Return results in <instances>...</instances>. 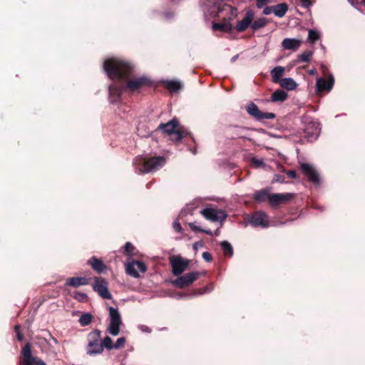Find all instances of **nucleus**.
Wrapping results in <instances>:
<instances>
[{"mask_svg":"<svg viewBox=\"0 0 365 365\" xmlns=\"http://www.w3.org/2000/svg\"><path fill=\"white\" fill-rule=\"evenodd\" d=\"M134 66L130 62L111 58L104 61L103 69L111 80H122L129 93H140L142 89L153 86L152 80L146 76H135Z\"/></svg>","mask_w":365,"mask_h":365,"instance_id":"1","label":"nucleus"},{"mask_svg":"<svg viewBox=\"0 0 365 365\" xmlns=\"http://www.w3.org/2000/svg\"><path fill=\"white\" fill-rule=\"evenodd\" d=\"M166 163L163 156L147 157L138 155L133 160L135 171L140 174L155 172L163 168Z\"/></svg>","mask_w":365,"mask_h":365,"instance_id":"2","label":"nucleus"},{"mask_svg":"<svg viewBox=\"0 0 365 365\" xmlns=\"http://www.w3.org/2000/svg\"><path fill=\"white\" fill-rule=\"evenodd\" d=\"M158 130H163L170 135V140L175 142H180L188 135V133L179 124V121L176 118H173L166 123H160Z\"/></svg>","mask_w":365,"mask_h":365,"instance_id":"3","label":"nucleus"},{"mask_svg":"<svg viewBox=\"0 0 365 365\" xmlns=\"http://www.w3.org/2000/svg\"><path fill=\"white\" fill-rule=\"evenodd\" d=\"M86 354L90 356L100 354L103 351L101 346V331L95 329L87 336Z\"/></svg>","mask_w":365,"mask_h":365,"instance_id":"4","label":"nucleus"},{"mask_svg":"<svg viewBox=\"0 0 365 365\" xmlns=\"http://www.w3.org/2000/svg\"><path fill=\"white\" fill-rule=\"evenodd\" d=\"M19 365H46L45 362L38 356H32L31 345L26 343L22 348L19 357Z\"/></svg>","mask_w":365,"mask_h":365,"instance_id":"5","label":"nucleus"},{"mask_svg":"<svg viewBox=\"0 0 365 365\" xmlns=\"http://www.w3.org/2000/svg\"><path fill=\"white\" fill-rule=\"evenodd\" d=\"M125 269L128 275L134 278H138L140 277V274L138 269L140 272L145 273L148 267L143 262L129 258L127 263L125 264Z\"/></svg>","mask_w":365,"mask_h":365,"instance_id":"6","label":"nucleus"},{"mask_svg":"<svg viewBox=\"0 0 365 365\" xmlns=\"http://www.w3.org/2000/svg\"><path fill=\"white\" fill-rule=\"evenodd\" d=\"M172 272L175 276H180L187 269L190 260L183 259L180 255H172L169 257Z\"/></svg>","mask_w":365,"mask_h":365,"instance_id":"7","label":"nucleus"},{"mask_svg":"<svg viewBox=\"0 0 365 365\" xmlns=\"http://www.w3.org/2000/svg\"><path fill=\"white\" fill-rule=\"evenodd\" d=\"M110 324L108 332L113 336H117L120 332V326L122 324V319L117 308H109Z\"/></svg>","mask_w":365,"mask_h":365,"instance_id":"8","label":"nucleus"},{"mask_svg":"<svg viewBox=\"0 0 365 365\" xmlns=\"http://www.w3.org/2000/svg\"><path fill=\"white\" fill-rule=\"evenodd\" d=\"M200 275L201 273L200 272H190L182 276L180 275L177 279L172 281V284L179 289H183L190 286Z\"/></svg>","mask_w":365,"mask_h":365,"instance_id":"9","label":"nucleus"},{"mask_svg":"<svg viewBox=\"0 0 365 365\" xmlns=\"http://www.w3.org/2000/svg\"><path fill=\"white\" fill-rule=\"evenodd\" d=\"M92 288L103 299H112V294L108 290V283L104 278L96 277L94 278V283L92 284Z\"/></svg>","mask_w":365,"mask_h":365,"instance_id":"10","label":"nucleus"},{"mask_svg":"<svg viewBox=\"0 0 365 365\" xmlns=\"http://www.w3.org/2000/svg\"><path fill=\"white\" fill-rule=\"evenodd\" d=\"M125 82L119 80L118 82L113 83L108 88L110 102L112 104L118 103L121 99V96L125 91Z\"/></svg>","mask_w":365,"mask_h":365,"instance_id":"11","label":"nucleus"},{"mask_svg":"<svg viewBox=\"0 0 365 365\" xmlns=\"http://www.w3.org/2000/svg\"><path fill=\"white\" fill-rule=\"evenodd\" d=\"M246 110L249 115L259 121L264 119H274L276 118V115L273 113H267L259 110L257 106L253 102L250 103L247 106Z\"/></svg>","mask_w":365,"mask_h":365,"instance_id":"12","label":"nucleus"},{"mask_svg":"<svg viewBox=\"0 0 365 365\" xmlns=\"http://www.w3.org/2000/svg\"><path fill=\"white\" fill-rule=\"evenodd\" d=\"M249 222L253 227H261L263 228L268 227L269 225L268 215L262 211H257L252 213L249 219Z\"/></svg>","mask_w":365,"mask_h":365,"instance_id":"13","label":"nucleus"},{"mask_svg":"<svg viewBox=\"0 0 365 365\" xmlns=\"http://www.w3.org/2000/svg\"><path fill=\"white\" fill-rule=\"evenodd\" d=\"M200 213L207 220L212 222L224 221L227 215L224 211L220 210H215L213 208H205L200 211Z\"/></svg>","mask_w":365,"mask_h":365,"instance_id":"14","label":"nucleus"},{"mask_svg":"<svg viewBox=\"0 0 365 365\" xmlns=\"http://www.w3.org/2000/svg\"><path fill=\"white\" fill-rule=\"evenodd\" d=\"M320 128L318 123L309 122L306 124L304 129V138L307 141L312 142L317 139L319 135Z\"/></svg>","mask_w":365,"mask_h":365,"instance_id":"15","label":"nucleus"},{"mask_svg":"<svg viewBox=\"0 0 365 365\" xmlns=\"http://www.w3.org/2000/svg\"><path fill=\"white\" fill-rule=\"evenodd\" d=\"M303 174L308 178V180L314 185L320 182V177L316 169L308 163H302L300 166Z\"/></svg>","mask_w":365,"mask_h":365,"instance_id":"16","label":"nucleus"},{"mask_svg":"<svg viewBox=\"0 0 365 365\" xmlns=\"http://www.w3.org/2000/svg\"><path fill=\"white\" fill-rule=\"evenodd\" d=\"M255 16V14L252 9L246 11L244 18L242 20L237 21L235 29L238 32H243L246 31L249 27L251 28V25L254 20Z\"/></svg>","mask_w":365,"mask_h":365,"instance_id":"17","label":"nucleus"},{"mask_svg":"<svg viewBox=\"0 0 365 365\" xmlns=\"http://www.w3.org/2000/svg\"><path fill=\"white\" fill-rule=\"evenodd\" d=\"M293 197L294 195L289 192L271 194L269 204L271 207H276L282 204L288 202Z\"/></svg>","mask_w":365,"mask_h":365,"instance_id":"18","label":"nucleus"},{"mask_svg":"<svg viewBox=\"0 0 365 365\" xmlns=\"http://www.w3.org/2000/svg\"><path fill=\"white\" fill-rule=\"evenodd\" d=\"M334 83V76L331 74L329 76L328 81H326L323 78H317V92L321 93L323 91L329 92L333 88Z\"/></svg>","mask_w":365,"mask_h":365,"instance_id":"19","label":"nucleus"},{"mask_svg":"<svg viewBox=\"0 0 365 365\" xmlns=\"http://www.w3.org/2000/svg\"><path fill=\"white\" fill-rule=\"evenodd\" d=\"M88 264L97 273H103L106 269V265L104 262L96 256L91 257L88 260Z\"/></svg>","mask_w":365,"mask_h":365,"instance_id":"20","label":"nucleus"},{"mask_svg":"<svg viewBox=\"0 0 365 365\" xmlns=\"http://www.w3.org/2000/svg\"><path fill=\"white\" fill-rule=\"evenodd\" d=\"M90 279L83 277H69L66 279L65 284L73 287H78L89 284Z\"/></svg>","mask_w":365,"mask_h":365,"instance_id":"21","label":"nucleus"},{"mask_svg":"<svg viewBox=\"0 0 365 365\" xmlns=\"http://www.w3.org/2000/svg\"><path fill=\"white\" fill-rule=\"evenodd\" d=\"M270 192H269V188H264V189H262L260 190H258V191H256L254 194H253V200L258 202V203H262V202H269V198H270Z\"/></svg>","mask_w":365,"mask_h":365,"instance_id":"22","label":"nucleus"},{"mask_svg":"<svg viewBox=\"0 0 365 365\" xmlns=\"http://www.w3.org/2000/svg\"><path fill=\"white\" fill-rule=\"evenodd\" d=\"M301 46V41L295 38H286L282 42V46L286 50L297 51Z\"/></svg>","mask_w":365,"mask_h":365,"instance_id":"23","label":"nucleus"},{"mask_svg":"<svg viewBox=\"0 0 365 365\" xmlns=\"http://www.w3.org/2000/svg\"><path fill=\"white\" fill-rule=\"evenodd\" d=\"M215 6L217 7L218 14L225 11L230 14V17H235L237 16V9L227 4H221L220 3H217L215 4Z\"/></svg>","mask_w":365,"mask_h":365,"instance_id":"24","label":"nucleus"},{"mask_svg":"<svg viewBox=\"0 0 365 365\" xmlns=\"http://www.w3.org/2000/svg\"><path fill=\"white\" fill-rule=\"evenodd\" d=\"M223 19H224L222 23H213V30L221 31L223 32H231L233 29L232 25L229 21H227L225 18Z\"/></svg>","mask_w":365,"mask_h":365,"instance_id":"25","label":"nucleus"},{"mask_svg":"<svg viewBox=\"0 0 365 365\" xmlns=\"http://www.w3.org/2000/svg\"><path fill=\"white\" fill-rule=\"evenodd\" d=\"M284 71L285 68L281 66L274 67L270 72L272 81L275 83H279Z\"/></svg>","mask_w":365,"mask_h":365,"instance_id":"26","label":"nucleus"},{"mask_svg":"<svg viewBox=\"0 0 365 365\" xmlns=\"http://www.w3.org/2000/svg\"><path fill=\"white\" fill-rule=\"evenodd\" d=\"M288 98V94L284 90H276L271 96L272 102H284Z\"/></svg>","mask_w":365,"mask_h":365,"instance_id":"27","label":"nucleus"},{"mask_svg":"<svg viewBox=\"0 0 365 365\" xmlns=\"http://www.w3.org/2000/svg\"><path fill=\"white\" fill-rule=\"evenodd\" d=\"M279 84L282 88L288 91L294 90L297 86V83L292 78H282Z\"/></svg>","mask_w":365,"mask_h":365,"instance_id":"28","label":"nucleus"},{"mask_svg":"<svg viewBox=\"0 0 365 365\" xmlns=\"http://www.w3.org/2000/svg\"><path fill=\"white\" fill-rule=\"evenodd\" d=\"M273 13L278 17H283L287 10H288V6L286 3H281L278 4L277 5L273 6Z\"/></svg>","mask_w":365,"mask_h":365,"instance_id":"29","label":"nucleus"},{"mask_svg":"<svg viewBox=\"0 0 365 365\" xmlns=\"http://www.w3.org/2000/svg\"><path fill=\"white\" fill-rule=\"evenodd\" d=\"M269 23V20L264 17L258 18L253 20L251 25V29L253 31H257L259 29L264 28Z\"/></svg>","mask_w":365,"mask_h":365,"instance_id":"30","label":"nucleus"},{"mask_svg":"<svg viewBox=\"0 0 365 365\" xmlns=\"http://www.w3.org/2000/svg\"><path fill=\"white\" fill-rule=\"evenodd\" d=\"M138 251L130 242H127L124 246L123 254L129 257L136 256Z\"/></svg>","mask_w":365,"mask_h":365,"instance_id":"31","label":"nucleus"},{"mask_svg":"<svg viewBox=\"0 0 365 365\" xmlns=\"http://www.w3.org/2000/svg\"><path fill=\"white\" fill-rule=\"evenodd\" d=\"M165 86L171 92H177L182 88L181 83L176 81H167L165 82Z\"/></svg>","mask_w":365,"mask_h":365,"instance_id":"32","label":"nucleus"},{"mask_svg":"<svg viewBox=\"0 0 365 365\" xmlns=\"http://www.w3.org/2000/svg\"><path fill=\"white\" fill-rule=\"evenodd\" d=\"M220 245L222 247V249L223 250L224 255L225 256H227L229 257H232L234 251L230 242H228L227 241H222L220 243Z\"/></svg>","mask_w":365,"mask_h":365,"instance_id":"33","label":"nucleus"},{"mask_svg":"<svg viewBox=\"0 0 365 365\" xmlns=\"http://www.w3.org/2000/svg\"><path fill=\"white\" fill-rule=\"evenodd\" d=\"M93 316L89 313L83 314L79 319V323L81 326L85 327L91 323Z\"/></svg>","mask_w":365,"mask_h":365,"instance_id":"34","label":"nucleus"},{"mask_svg":"<svg viewBox=\"0 0 365 365\" xmlns=\"http://www.w3.org/2000/svg\"><path fill=\"white\" fill-rule=\"evenodd\" d=\"M71 295L73 299L79 302H86L88 301V296L86 293L75 291Z\"/></svg>","mask_w":365,"mask_h":365,"instance_id":"35","label":"nucleus"},{"mask_svg":"<svg viewBox=\"0 0 365 365\" xmlns=\"http://www.w3.org/2000/svg\"><path fill=\"white\" fill-rule=\"evenodd\" d=\"M188 225H189L190 228L191 229V230L193 232H200L205 233L210 236L213 235V232L211 230L202 229L200 227L196 225L195 222H190L188 224Z\"/></svg>","mask_w":365,"mask_h":365,"instance_id":"36","label":"nucleus"},{"mask_svg":"<svg viewBox=\"0 0 365 365\" xmlns=\"http://www.w3.org/2000/svg\"><path fill=\"white\" fill-rule=\"evenodd\" d=\"M320 38L319 33L317 31L310 29L308 34V41L311 43H314Z\"/></svg>","mask_w":365,"mask_h":365,"instance_id":"37","label":"nucleus"},{"mask_svg":"<svg viewBox=\"0 0 365 365\" xmlns=\"http://www.w3.org/2000/svg\"><path fill=\"white\" fill-rule=\"evenodd\" d=\"M312 55H313V51H305L302 53L298 55V59L301 62L307 63L310 61Z\"/></svg>","mask_w":365,"mask_h":365,"instance_id":"38","label":"nucleus"},{"mask_svg":"<svg viewBox=\"0 0 365 365\" xmlns=\"http://www.w3.org/2000/svg\"><path fill=\"white\" fill-rule=\"evenodd\" d=\"M101 346L103 348H106L108 350H111L114 349V344L113 343V340L108 336H106L103 341H101Z\"/></svg>","mask_w":365,"mask_h":365,"instance_id":"39","label":"nucleus"},{"mask_svg":"<svg viewBox=\"0 0 365 365\" xmlns=\"http://www.w3.org/2000/svg\"><path fill=\"white\" fill-rule=\"evenodd\" d=\"M125 338L120 337L117 339L115 343L114 344V349H118L125 346Z\"/></svg>","mask_w":365,"mask_h":365,"instance_id":"40","label":"nucleus"},{"mask_svg":"<svg viewBox=\"0 0 365 365\" xmlns=\"http://www.w3.org/2000/svg\"><path fill=\"white\" fill-rule=\"evenodd\" d=\"M251 163L256 168H260V167L264 165V163L262 160L257 159L256 158H252Z\"/></svg>","mask_w":365,"mask_h":365,"instance_id":"41","label":"nucleus"},{"mask_svg":"<svg viewBox=\"0 0 365 365\" xmlns=\"http://www.w3.org/2000/svg\"><path fill=\"white\" fill-rule=\"evenodd\" d=\"M173 228L177 232H182V227H181L180 223L178 220H175V222L173 224Z\"/></svg>","mask_w":365,"mask_h":365,"instance_id":"42","label":"nucleus"},{"mask_svg":"<svg viewBox=\"0 0 365 365\" xmlns=\"http://www.w3.org/2000/svg\"><path fill=\"white\" fill-rule=\"evenodd\" d=\"M14 328H15V331L16 332L17 339L19 341H22L23 338H24V336H23V334H21V332L19 330L20 329V326L19 325H16Z\"/></svg>","mask_w":365,"mask_h":365,"instance_id":"43","label":"nucleus"},{"mask_svg":"<svg viewBox=\"0 0 365 365\" xmlns=\"http://www.w3.org/2000/svg\"><path fill=\"white\" fill-rule=\"evenodd\" d=\"M202 258L206 261V262H211L212 260V255L208 252H204L202 255Z\"/></svg>","mask_w":365,"mask_h":365,"instance_id":"44","label":"nucleus"},{"mask_svg":"<svg viewBox=\"0 0 365 365\" xmlns=\"http://www.w3.org/2000/svg\"><path fill=\"white\" fill-rule=\"evenodd\" d=\"M269 0H257L256 6L257 8H262L264 5H266Z\"/></svg>","mask_w":365,"mask_h":365,"instance_id":"45","label":"nucleus"},{"mask_svg":"<svg viewBox=\"0 0 365 365\" xmlns=\"http://www.w3.org/2000/svg\"><path fill=\"white\" fill-rule=\"evenodd\" d=\"M273 6H266L264 10H263V14L264 15H269L271 13H273Z\"/></svg>","mask_w":365,"mask_h":365,"instance_id":"46","label":"nucleus"},{"mask_svg":"<svg viewBox=\"0 0 365 365\" xmlns=\"http://www.w3.org/2000/svg\"><path fill=\"white\" fill-rule=\"evenodd\" d=\"M274 180L275 182H284V176L281 175H276Z\"/></svg>","mask_w":365,"mask_h":365,"instance_id":"47","label":"nucleus"},{"mask_svg":"<svg viewBox=\"0 0 365 365\" xmlns=\"http://www.w3.org/2000/svg\"><path fill=\"white\" fill-rule=\"evenodd\" d=\"M286 173H287V176L291 178H297V173L295 170H288Z\"/></svg>","mask_w":365,"mask_h":365,"instance_id":"48","label":"nucleus"},{"mask_svg":"<svg viewBox=\"0 0 365 365\" xmlns=\"http://www.w3.org/2000/svg\"><path fill=\"white\" fill-rule=\"evenodd\" d=\"M300 1L302 3V6H304V8H309V6L311 5L310 0H300Z\"/></svg>","mask_w":365,"mask_h":365,"instance_id":"49","label":"nucleus"},{"mask_svg":"<svg viewBox=\"0 0 365 365\" xmlns=\"http://www.w3.org/2000/svg\"><path fill=\"white\" fill-rule=\"evenodd\" d=\"M309 74L311 76H314L317 74V70L315 68L311 69L308 71Z\"/></svg>","mask_w":365,"mask_h":365,"instance_id":"50","label":"nucleus"},{"mask_svg":"<svg viewBox=\"0 0 365 365\" xmlns=\"http://www.w3.org/2000/svg\"><path fill=\"white\" fill-rule=\"evenodd\" d=\"M220 233V230L217 229V230L215 231L214 234L217 236Z\"/></svg>","mask_w":365,"mask_h":365,"instance_id":"51","label":"nucleus"},{"mask_svg":"<svg viewBox=\"0 0 365 365\" xmlns=\"http://www.w3.org/2000/svg\"><path fill=\"white\" fill-rule=\"evenodd\" d=\"M53 339L55 341V343H57V340L55 338L53 337Z\"/></svg>","mask_w":365,"mask_h":365,"instance_id":"52","label":"nucleus"},{"mask_svg":"<svg viewBox=\"0 0 365 365\" xmlns=\"http://www.w3.org/2000/svg\"><path fill=\"white\" fill-rule=\"evenodd\" d=\"M171 1H175V0H170Z\"/></svg>","mask_w":365,"mask_h":365,"instance_id":"53","label":"nucleus"},{"mask_svg":"<svg viewBox=\"0 0 365 365\" xmlns=\"http://www.w3.org/2000/svg\"><path fill=\"white\" fill-rule=\"evenodd\" d=\"M364 1V5H365V0Z\"/></svg>","mask_w":365,"mask_h":365,"instance_id":"54","label":"nucleus"}]
</instances>
